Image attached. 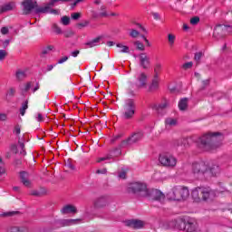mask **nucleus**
I'll return each instance as SVG.
<instances>
[{
  "label": "nucleus",
  "instance_id": "nucleus-1",
  "mask_svg": "<svg viewBox=\"0 0 232 232\" xmlns=\"http://www.w3.org/2000/svg\"><path fill=\"white\" fill-rule=\"evenodd\" d=\"M224 135L222 132H208L198 139V146L204 151H213L222 146Z\"/></svg>",
  "mask_w": 232,
  "mask_h": 232
},
{
  "label": "nucleus",
  "instance_id": "nucleus-2",
  "mask_svg": "<svg viewBox=\"0 0 232 232\" xmlns=\"http://www.w3.org/2000/svg\"><path fill=\"white\" fill-rule=\"evenodd\" d=\"M128 193H132L138 197H150V190L144 182L136 181L130 183L127 188Z\"/></svg>",
  "mask_w": 232,
  "mask_h": 232
},
{
  "label": "nucleus",
  "instance_id": "nucleus-3",
  "mask_svg": "<svg viewBox=\"0 0 232 232\" xmlns=\"http://www.w3.org/2000/svg\"><path fill=\"white\" fill-rule=\"evenodd\" d=\"M169 200H186L189 197V189L187 187H174L168 194Z\"/></svg>",
  "mask_w": 232,
  "mask_h": 232
},
{
  "label": "nucleus",
  "instance_id": "nucleus-4",
  "mask_svg": "<svg viewBox=\"0 0 232 232\" xmlns=\"http://www.w3.org/2000/svg\"><path fill=\"white\" fill-rule=\"evenodd\" d=\"M177 228L179 231L197 232L198 230V224L193 219L188 221L182 219L177 224Z\"/></svg>",
  "mask_w": 232,
  "mask_h": 232
},
{
  "label": "nucleus",
  "instance_id": "nucleus-5",
  "mask_svg": "<svg viewBox=\"0 0 232 232\" xmlns=\"http://www.w3.org/2000/svg\"><path fill=\"white\" fill-rule=\"evenodd\" d=\"M159 162L164 168H175L177 166V158L173 154L163 152L160 154Z\"/></svg>",
  "mask_w": 232,
  "mask_h": 232
},
{
  "label": "nucleus",
  "instance_id": "nucleus-6",
  "mask_svg": "<svg viewBox=\"0 0 232 232\" xmlns=\"http://www.w3.org/2000/svg\"><path fill=\"white\" fill-rule=\"evenodd\" d=\"M227 34H231V25L218 24L214 29L213 38L216 39V41H218L224 39Z\"/></svg>",
  "mask_w": 232,
  "mask_h": 232
},
{
  "label": "nucleus",
  "instance_id": "nucleus-7",
  "mask_svg": "<svg viewBox=\"0 0 232 232\" xmlns=\"http://www.w3.org/2000/svg\"><path fill=\"white\" fill-rule=\"evenodd\" d=\"M208 164L204 161L192 164V173L194 177H202V175H206V173H208Z\"/></svg>",
  "mask_w": 232,
  "mask_h": 232
},
{
  "label": "nucleus",
  "instance_id": "nucleus-8",
  "mask_svg": "<svg viewBox=\"0 0 232 232\" xmlns=\"http://www.w3.org/2000/svg\"><path fill=\"white\" fill-rule=\"evenodd\" d=\"M144 137V133L142 131H138L132 133L126 140L121 141V146L126 145H131V144H137V142H140V140H142V138Z\"/></svg>",
  "mask_w": 232,
  "mask_h": 232
},
{
  "label": "nucleus",
  "instance_id": "nucleus-9",
  "mask_svg": "<svg viewBox=\"0 0 232 232\" xmlns=\"http://www.w3.org/2000/svg\"><path fill=\"white\" fill-rule=\"evenodd\" d=\"M24 15H30L32 11H35V7L37 6V1L35 0H24L22 2Z\"/></svg>",
  "mask_w": 232,
  "mask_h": 232
},
{
  "label": "nucleus",
  "instance_id": "nucleus-10",
  "mask_svg": "<svg viewBox=\"0 0 232 232\" xmlns=\"http://www.w3.org/2000/svg\"><path fill=\"white\" fill-rule=\"evenodd\" d=\"M125 117H133L135 115V102L132 99H128L124 105Z\"/></svg>",
  "mask_w": 232,
  "mask_h": 232
},
{
  "label": "nucleus",
  "instance_id": "nucleus-11",
  "mask_svg": "<svg viewBox=\"0 0 232 232\" xmlns=\"http://www.w3.org/2000/svg\"><path fill=\"white\" fill-rule=\"evenodd\" d=\"M140 59V66L143 70H150V67L151 66V59L146 53H140L138 55Z\"/></svg>",
  "mask_w": 232,
  "mask_h": 232
},
{
  "label": "nucleus",
  "instance_id": "nucleus-12",
  "mask_svg": "<svg viewBox=\"0 0 232 232\" xmlns=\"http://www.w3.org/2000/svg\"><path fill=\"white\" fill-rule=\"evenodd\" d=\"M189 146V141L188 140V138H181L179 140H175L173 141V148L177 150L178 151H184L186 148Z\"/></svg>",
  "mask_w": 232,
  "mask_h": 232
},
{
  "label": "nucleus",
  "instance_id": "nucleus-13",
  "mask_svg": "<svg viewBox=\"0 0 232 232\" xmlns=\"http://www.w3.org/2000/svg\"><path fill=\"white\" fill-rule=\"evenodd\" d=\"M81 218L77 219H57L54 221L55 226L58 227H66L68 226H75L78 222H81Z\"/></svg>",
  "mask_w": 232,
  "mask_h": 232
},
{
  "label": "nucleus",
  "instance_id": "nucleus-14",
  "mask_svg": "<svg viewBox=\"0 0 232 232\" xmlns=\"http://www.w3.org/2000/svg\"><path fill=\"white\" fill-rule=\"evenodd\" d=\"M125 224L128 227H132V229H141V227H144V221L139 219H130Z\"/></svg>",
  "mask_w": 232,
  "mask_h": 232
},
{
  "label": "nucleus",
  "instance_id": "nucleus-15",
  "mask_svg": "<svg viewBox=\"0 0 232 232\" xmlns=\"http://www.w3.org/2000/svg\"><path fill=\"white\" fill-rule=\"evenodd\" d=\"M151 196L152 200H157L158 202H162L164 198H166V196L164 193H162L159 189L151 190V192H149V197Z\"/></svg>",
  "mask_w": 232,
  "mask_h": 232
},
{
  "label": "nucleus",
  "instance_id": "nucleus-16",
  "mask_svg": "<svg viewBox=\"0 0 232 232\" xmlns=\"http://www.w3.org/2000/svg\"><path fill=\"white\" fill-rule=\"evenodd\" d=\"M110 202V199L106 196H101L93 202L94 208H106V205Z\"/></svg>",
  "mask_w": 232,
  "mask_h": 232
},
{
  "label": "nucleus",
  "instance_id": "nucleus-17",
  "mask_svg": "<svg viewBox=\"0 0 232 232\" xmlns=\"http://www.w3.org/2000/svg\"><path fill=\"white\" fill-rule=\"evenodd\" d=\"M77 211H78L77 207L71 204L63 206L61 209L62 215H70L72 213V215H75Z\"/></svg>",
  "mask_w": 232,
  "mask_h": 232
},
{
  "label": "nucleus",
  "instance_id": "nucleus-18",
  "mask_svg": "<svg viewBox=\"0 0 232 232\" xmlns=\"http://www.w3.org/2000/svg\"><path fill=\"white\" fill-rule=\"evenodd\" d=\"M215 197V191L208 188H202V200H213Z\"/></svg>",
  "mask_w": 232,
  "mask_h": 232
},
{
  "label": "nucleus",
  "instance_id": "nucleus-19",
  "mask_svg": "<svg viewBox=\"0 0 232 232\" xmlns=\"http://www.w3.org/2000/svg\"><path fill=\"white\" fill-rule=\"evenodd\" d=\"M169 106V101H168L166 98L162 100L160 103L154 104L153 105V110L158 111V113H160L163 110H166Z\"/></svg>",
  "mask_w": 232,
  "mask_h": 232
},
{
  "label": "nucleus",
  "instance_id": "nucleus-20",
  "mask_svg": "<svg viewBox=\"0 0 232 232\" xmlns=\"http://www.w3.org/2000/svg\"><path fill=\"white\" fill-rule=\"evenodd\" d=\"M138 81L140 84L136 85L137 90H140V88H144L148 82V75L146 73L141 72L140 77H138Z\"/></svg>",
  "mask_w": 232,
  "mask_h": 232
},
{
  "label": "nucleus",
  "instance_id": "nucleus-21",
  "mask_svg": "<svg viewBox=\"0 0 232 232\" xmlns=\"http://www.w3.org/2000/svg\"><path fill=\"white\" fill-rule=\"evenodd\" d=\"M52 5L48 3L44 7H39V4H37V6L34 10V14H48L50 12V8H52Z\"/></svg>",
  "mask_w": 232,
  "mask_h": 232
},
{
  "label": "nucleus",
  "instance_id": "nucleus-22",
  "mask_svg": "<svg viewBox=\"0 0 232 232\" xmlns=\"http://www.w3.org/2000/svg\"><path fill=\"white\" fill-rule=\"evenodd\" d=\"M28 177H30V175L28 174V172L26 171H21L20 172V179L22 184H24V186H25L26 188H30V179H28Z\"/></svg>",
  "mask_w": 232,
  "mask_h": 232
},
{
  "label": "nucleus",
  "instance_id": "nucleus-23",
  "mask_svg": "<svg viewBox=\"0 0 232 232\" xmlns=\"http://www.w3.org/2000/svg\"><path fill=\"white\" fill-rule=\"evenodd\" d=\"M202 187H198L192 190V198H194L197 202L198 200H202Z\"/></svg>",
  "mask_w": 232,
  "mask_h": 232
},
{
  "label": "nucleus",
  "instance_id": "nucleus-24",
  "mask_svg": "<svg viewBox=\"0 0 232 232\" xmlns=\"http://www.w3.org/2000/svg\"><path fill=\"white\" fill-rule=\"evenodd\" d=\"M102 40V36H98L91 41H88L84 44L87 48H94V46H99V43Z\"/></svg>",
  "mask_w": 232,
  "mask_h": 232
},
{
  "label": "nucleus",
  "instance_id": "nucleus-25",
  "mask_svg": "<svg viewBox=\"0 0 232 232\" xmlns=\"http://www.w3.org/2000/svg\"><path fill=\"white\" fill-rule=\"evenodd\" d=\"M208 173H210L212 177H217L218 174H220V167L218 165H212L208 167Z\"/></svg>",
  "mask_w": 232,
  "mask_h": 232
},
{
  "label": "nucleus",
  "instance_id": "nucleus-26",
  "mask_svg": "<svg viewBox=\"0 0 232 232\" xmlns=\"http://www.w3.org/2000/svg\"><path fill=\"white\" fill-rule=\"evenodd\" d=\"M165 124H166V128H171V127L177 126V124H179V120H177V118L168 117L165 120Z\"/></svg>",
  "mask_w": 232,
  "mask_h": 232
},
{
  "label": "nucleus",
  "instance_id": "nucleus-27",
  "mask_svg": "<svg viewBox=\"0 0 232 232\" xmlns=\"http://www.w3.org/2000/svg\"><path fill=\"white\" fill-rule=\"evenodd\" d=\"M159 89V77L153 76L151 83L149 87V92H153Z\"/></svg>",
  "mask_w": 232,
  "mask_h": 232
},
{
  "label": "nucleus",
  "instance_id": "nucleus-28",
  "mask_svg": "<svg viewBox=\"0 0 232 232\" xmlns=\"http://www.w3.org/2000/svg\"><path fill=\"white\" fill-rule=\"evenodd\" d=\"M188 98H182L179 100L178 106L180 111H186V110H188Z\"/></svg>",
  "mask_w": 232,
  "mask_h": 232
},
{
  "label": "nucleus",
  "instance_id": "nucleus-29",
  "mask_svg": "<svg viewBox=\"0 0 232 232\" xmlns=\"http://www.w3.org/2000/svg\"><path fill=\"white\" fill-rule=\"evenodd\" d=\"M2 8L4 9V14L6 12H12V10L15 8V2H9L2 5Z\"/></svg>",
  "mask_w": 232,
  "mask_h": 232
},
{
  "label": "nucleus",
  "instance_id": "nucleus-30",
  "mask_svg": "<svg viewBox=\"0 0 232 232\" xmlns=\"http://www.w3.org/2000/svg\"><path fill=\"white\" fill-rule=\"evenodd\" d=\"M27 75H26V72L24 71H21V70H18L16 71L15 72V78L17 81H24V79H26Z\"/></svg>",
  "mask_w": 232,
  "mask_h": 232
},
{
  "label": "nucleus",
  "instance_id": "nucleus-31",
  "mask_svg": "<svg viewBox=\"0 0 232 232\" xmlns=\"http://www.w3.org/2000/svg\"><path fill=\"white\" fill-rule=\"evenodd\" d=\"M133 44L134 46H136V50H138L139 52H144V50H146L144 44H142L140 41H135Z\"/></svg>",
  "mask_w": 232,
  "mask_h": 232
},
{
  "label": "nucleus",
  "instance_id": "nucleus-32",
  "mask_svg": "<svg viewBox=\"0 0 232 232\" xmlns=\"http://www.w3.org/2000/svg\"><path fill=\"white\" fill-rule=\"evenodd\" d=\"M6 174V167H5V161L3 158L0 156V177Z\"/></svg>",
  "mask_w": 232,
  "mask_h": 232
},
{
  "label": "nucleus",
  "instance_id": "nucleus-33",
  "mask_svg": "<svg viewBox=\"0 0 232 232\" xmlns=\"http://www.w3.org/2000/svg\"><path fill=\"white\" fill-rule=\"evenodd\" d=\"M160 70H162V63H156L154 65V77H159Z\"/></svg>",
  "mask_w": 232,
  "mask_h": 232
},
{
  "label": "nucleus",
  "instance_id": "nucleus-34",
  "mask_svg": "<svg viewBox=\"0 0 232 232\" xmlns=\"http://www.w3.org/2000/svg\"><path fill=\"white\" fill-rule=\"evenodd\" d=\"M117 48H121L120 51L121 53H130V47L128 45H123L122 44H117Z\"/></svg>",
  "mask_w": 232,
  "mask_h": 232
},
{
  "label": "nucleus",
  "instance_id": "nucleus-35",
  "mask_svg": "<svg viewBox=\"0 0 232 232\" xmlns=\"http://www.w3.org/2000/svg\"><path fill=\"white\" fill-rule=\"evenodd\" d=\"M134 88H135V83L130 82L127 92L129 95H131L132 97H135V92L133 91Z\"/></svg>",
  "mask_w": 232,
  "mask_h": 232
},
{
  "label": "nucleus",
  "instance_id": "nucleus-36",
  "mask_svg": "<svg viewBox=\"0 0 232 232\" xmlns=\"http://www.w3.org/2000/svg\"><path fill=\"white\" fill-rule=\"evenodd\" d=\"M129 35H130V37H132V39H137V37H139V35H140V33L139 31H137L136 29H131Z\"/></svg>",
  "mask_w": 232,
  "mask_h": 232
},
{
  "label": "nucleus",
  "instance_id": "nucleus-37",
  "mask_svg": "<svg viewBox=\"0 0 232 232\" xmlns=\"http://www.w3.org/2000/svg\"><path fill=\"white\" fill-rule=\"evenodd\" d=\"M13 133L14 135H16V137H19V135H21V125L19 124L14 125Z\"/></svg>",
  "mask_w": 232,
  "mask_h": 232
},
{
  "label": "nucleus",
  "instance_id": "nucleus-38",
  "mask_svg": "<svg viewBox=\"0 0 232 232\" xmlns=\"http://www.w3.org/2000/svg\"><path fill=\"white\" fill-rule=\"evenodd\" d=\"M198 23H200V17L193 16L190 18V24H192V26H197Z\"/></svg>",
  "mask_w": 232,
  "mask_h": 232
},
{
  "label": "nucleus",
  "instance_id": "nucleus-39",
  "mask_svg": "<svg viewBox=\"0 0 232 232\" xmlns=\"http://www.w3.org/2000/svg\"><path fill=\"white\" fill-rule=\"evenodd\" d=\"M61 23L63 24V26H68V24H70V16H63L61 18Z\"/></svg>",
  "mask_w": 232,
  "mask_h": 232
},
{
  "label": "nucleus",
  "instance_id": "nucleus-40",
  "mask_svg": "<svg viewBox=\"0 0 232 232\" xmlns=\"http://www.w3.org/2000/svg\"><path fill=\"white\" fill-rule=\"evenodd\" d=\"M82 14L81 13H72L71 14V19H72V21H79V19H81Z\"/></svg>",
  "mask_w": 232,
  "mask_h": 232
},
{
  "label": "nucleus",
  "instance_id": "nucleus-41",
  "mask_svg": "<svg viewBox=\"0 0 232 232\" xmlns=\"http://www.w3.org/2000/svg\"><path fill=\"white\" fill-rule=\"evenodd\" d=\"M168 41H169V46H173L175 44V35L169 34H168Z\"/></svg>",
  "mask_w": 232,
  "mask_h": 232
},
{
  "label": "nucleus",
  "instance_id": "nucleus-42",
  "mask_svg": "<svg viewBox=\"0 0 232 232\" xmlns=\"http://www.w3.org/2000/svg\"><path fill=\"white\" fill-rule=\"evenodd\" d=\"M100 10H102V13L99 14L100 17H108V13L106 12V5H102Z\"/></svg>",
  "mask_w": 232,
  "mask_h": 232
},
{
  "label": "nucleus",
  "instance_id": "nucleus-43",
  "mask_svg": "<svg viewBox=\"0 0 232 232\" xmlns=\"http://www.w3.org/2000/svg\"><path fill=\"white\" fill-rule=\"evenodd\" d=\"M53 48H54L53 45H48L47 47L44 48L42 50V55H47V53L49 52H52V50H53Z\"/></svg>",
  "mask_w": 232,
  "mask_h": 232
},
{
  "label": "nucleus",
  "instance_id": "nucleus-44",
  "mask_svg": "<svg viewBox=\"0 0 232 232\" xmlns=\"http://www.w3.org/2000/svg\"><path fill=\"white\" fill-rule=\"evenodd\" d=\"M30 88H32V82H28L25 84L24 88L22 89V93H23V95H24V93H27V92L30 91Z\"/></svg>",
  "mask_w": 232,
  "mask_h": 232
},
{
  "label": "nucleus",
  "instance_id": "nucleus-45",
  "mask_svg": "<svg viewBox=\"0 0 232 232\" xmlns=\"http://www.w3.org/2000/svg\"><path fill=\"white\" fill-rule=\"evenodd\" d=\"M63 35L66 38H70V37H73V35H75V33H73L72 29H69L63 32Z\"/></svg>",
  "mask_w": 232,
  "mask_h": 232
},
{
  "label": "nucleus",
  "instance_id": "nucleus-46",
  "mask_svg": "<svg viewBox=\"0 0 232 232\" xmlns=\"http://www.w3.org/2000/svg\"><path fill=\"white\" fill-rule=\"evenodd\" d=\"M8 56V53L5 50H0V61H5Z\"/></svg>",
  "mask_w": 232,
  "mask_h": 232
},
{
  "label": "nucleus",
  "instance_id": "nucleus-47",
  "mask_svg": "<svg viewBox=\"0 0 232 232\" xmlns=\"http://www.w3.org/2000/svg\"><path fill=\"white\" fill-rule=\"evenodd\" d=\"M183 70H189V68H193V62L185 63L182 65Z\"/></svg>",
  "mask_w": 232,
  "mask_h": 232
},
{
  "label": "nucleus",
  "instance_id": "nucleus-48",
  "mask_svg": "<svg viewBox=\"0 0 232 232\" xmlns=\"http://www.w3.org/2000/svg\"><path fill=\"white\" fill-rule=\"evenodd\" d=\"M19 147L21 148L22 151L20 152L22 155H26V150H24V143L21 142V140H18Z\"/></svg>",
  "mask_w": 232,
  "mask_h": 232
},
{
  "label": "nucleus",
  "instance_id": "nucleus-49",
  "mask_svg": "<svg viewBox=\"0 0 232 232\" xmlns=\"http://www.w3.org/2000/svg\"><path fill=\"white\" fill-rule=\"evenodd\" d=\"M200 59H202V52L196 53L194 56V61L198 63Z\"/></svg>",
  "mask_w": 232,
  "mask_h": 232
},
{
  "label": "nucleus",
  "instance_id": "nucleus-50",
  "mask_svg": "<svg viewBox=\"0 0 232 232\" xmlns=\"http://www.w3.org/2000/svg\"><path fill=\"white\" fill-rule=\"evenodd\" d=\"M15 95V89L14 88H10L9 91L6 93L7 97H14Z\"/></svg>",
  "mask_w": 232,
  "mask_h": 232
},
{
  "label": "nucleus",
  "instance_id": "nucleus-51",
  "mask_svg": "<svg viewBox=\"0 0 232 232\" xmlns=\"http://www.w3.org/2000/svg\"><path fill=\"white\" fill-rule=\"evenodd\" d=\"M88 24H90V22L84 21V22L77 24V26H78V28H84V27L88 26Z\"/></svg>",
  "mask_w": 232,
  "mask_h": 232
},
{
  "label": "nucleus",
  "instance_id": "nucleus-52",
  "mask_svg": "<svg viewBox=\"0 0 232 232\" xmlns=\"http://www.w3.org/2000/svg\"><path fill=\"white\" fill-rule=\"evenodd\" d=\"M202 82H203V87L199 89V92L206 90V86H209V80H204Z\"/></svg>",
  "mask_w": 232,
  "mask_h": 232
},
{
  "label": "nucleus",
  "instance_id": "nucleus-53",
  "mask_svg": "<svg viewBox=\"0 0 232 232\" xmlns=\"http://www.w3.org/2000/svg\"><path fill=\"white\" fill-rule=\"evenodd\" d=\"M123 133L117 134L116 136L113 137V139L111 140V142H115L116 140H119V139H121L123 137Z\"/></svg>",
  "mask_w": 232,
  "mask_h": 232
},
{
  "label": "nucleus",
  "instance_id": "nucleus-54",
  "mask_svg": "<svg viewBox=\"0 0 232 232\" xmlns=\"http://www.w3.org/2000/svg\"><path fill=\"white\" fill-rule=\"evenodd\" d=\"M107 171L108 170L106 169H97L96 173L97 175H106Z\"/></svg>",
  "mask_w": 232,
  "mask_h": 232
},
{
  "label": "nucleus",
  "instance_id": "nucleus-55",
  "mask_svg": "<svg viewBox=\"0 0 232 232\" xmlns=\"http://www.w3.org/2000/svg\"><path fill=\"white\" fill-rule=\"evenodd\" d=\"M54 32L55 34H63V30H61V27H58L57 24H53Z\"/></svg>",
  "mask_w": 232,
  "mask_h": 232
},
{
  "label": "nucleus",
  "instance_id": "nucleus-56",
  "mask_svg": "<svg viewBox=\"0 0 232 232\" xmlns=\"http://www.w3.org/2000/svg\"><path fill=\"white\" fill-rule=\"evenodd\" d=\"M111 159L110 156H105L102 158H98L97 162H103V160H110Z\"/></svg>",
  "mask_w": 232,
  "mask_h": 232
},
{
  "label": "nucleus",
  "instance_id": "nucleus-57",
  "mask_svg": "<svg viewBox=\"0 0 232 232\" xmlns=\"http://www.w3.org/2000/svg\"><path fill=\"white\" fill-rule=\"evenodd\" d=\"M8 32H10V31L8 30V27H2V28H1V34H2L3 35H6V34H8Z\"/></svg>",
  "mask_w": 232,
  "mask_h": 232
},
{
  "label": "nucleus",
  "instance_id": "nucleus-58",
  "mask_svg": "<svg viewBox=\"0 0 232 232\" xmlns=\"http://www.w3.org/2000/svg\"><path fill=\"white\" fill-rule=\"evenodd\" d=\"M68 60V56H63L58 61V64H63V63H66Z\"/></svg>",
  "mask_w": 232,
  "mask_h": 232
},
{
  "label": "nucleus",
  "instance_id": "nucleus-59",
  "mask_svg": "<svg viewBox=\"0 0 232 232\" xmlns=\"http://www.w3.org/2000/svg\"><path fill=\"white\" fill-rule=\"evenodd\" d=\"M10 44V40H5L3 42V48H8V45Z\"/></svg>",
  "mask_w": 232,
  "mask_h": 232
},
{
  "label": "nucleus",
  "instance_id": "nucleus-60",
  "mask_svg": "<svg viewBox=\"0 0 232 232\" xmlns=\"http://www.w3.org/2000/svg\"><path fill=\"white\" fill-rule=\"evenodd\" d=\"M79 53H81V51L80 50H75V51L71 53V55L72 57H77V55H79Z\"/></svg>",
  "mask_w": 232,
  "mask_h": 232
},
{
  "label": "nucleus",
  "instance_id": "nucleus-61",
  "mask_svg": "<svg viewBox=\"0 0 232 232\" xmlns=\"http://www.w3.org/2000/svg\"><path fill=\"white\" fill-rule=\"evenodd\" d=\"M151 15L156 21H159V19H160V15L159 14V13H151Z\"/></svg>",
  "mask_w": 232,
  "mask_h": 232
},
{
  "label": "nucleus",
  "instance_id": "nucleus-62",
  "mask_svg": "<svg viewBox=\"0 0 232 232\" xmlns=\"http://www.w3.org/2000/svg\"><path fill=\"white\" fill-rule=\"evenodd\" d=\"M9 232H21L18 227H12Z\"/></svg>",
  "mask_w": 232,
  "mask_h": 232
},
{
  "label": "nucleus",
  "instance_id": "nucleus-63",
  "mask_svg": "<svg viewBox=\"0 0 232 232\" xmlns=\"http://www.w3.org/2000/svg\"><path fill=\"white\" fill-rule=\"evenodd\" d=\"M17 212H5L3 214V217H13V215H15Z\"/></svg>",
  "mask_w": 232,
  "mask_h": 232
},
{
  "label": "nucleus",
  "instance_id": "nucleus-64",
  "mask_svg": "<svg viewBox=\"0 0 232 232\" xmlns=\"http://www.w3.org/2000/svg\"><path fill=\"white\" fill-rule=\"evenodd\" d=\"M120 179H126V171H121L119 174Z\"/></svg>",
  "mask_w": 232,
  "mask_h": 232
}]
</instances>
